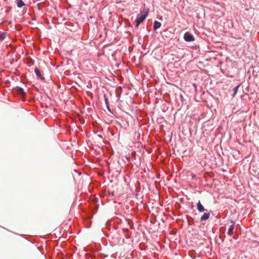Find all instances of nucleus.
I'll return each mask as SVG.
<instances>
[{
  "label": "nucleus",
  "mask_w": 259,
  "mask_h": 259,
  "mask_svg": "<svg viewBox=\"0 0 259 259\" xmlns=\"http://www.w3.org/2000/svg\"><path fill=\"white\" fill-rule=\"evenodd\" d=\"M240 86V84L235 87L233 89V94L232 95V97H234L235 96V95H236V94H237V92L238 91V89H239Z\"/></svg>",
  "instance_id": "10"
},
{
  "label": "nucleus",
  "mask_w": 259,
  "mask_h": 259,
  "mask_svg": "<svg viewBox=\"0 0 259 259\" xmlns=\"http://www.w3.org/2000/svg\"><path fill=\"white\" fill-rule=\"evenodd\" d=\"M16 3L17 4V6L18 8H21L23 6H25L24 3L22 1V0H16Z\"/></svg>",
  "instance_id": "9"
},
{
  "label": "nucleus",
  "mask_w": 259,
  "mask_h": 259,
  "mask_svg": "<svg viewBox=\"0 0 259 259\" xmlns=\"http://www.w3.org/2000/svg\"><path fill=\"white\" fill-rule=\"evenodd\" d=\"M197 209L199 212H204V211H205V209L204 208L203 206L202 205V204L201 203L200 201H199L197 203Z\"/></svg>",
  "instance_id": "6"
},
{
  "label": "nucleus",
  "mask_w": 259,
  "mask_h": 259,
  "mask_svg": "<svg viewBox=\"0 0 259 259\" xmlns=\"http://www.w3.org/2000/svg\"><path fill=\"white\" fill-rule=\"evenodd\" d=\"M231 223L232 224L230 226L228 232V234L230 236H232L233 235L234 233V230L235 228V222L232 221H231Z\"/></svg>",
  "instance_id": "3"
},
{
  "label": "nucleus",
  "mask_w": 259,
  "mask_h": 259,
  "mask_svg": "<svg viewBox=\"0 0 259 259\" xmlns=\"http://www.w3.org/2000/svg\"><path fill=\"white\" fill-rule=\"evenodd\" d=\"M15 90L17 92V94H18L21 97H24L25 96V92H24L23 89L21 87H17L15 88Z\"/></svg>",
  "instance_id": "4"
},
{
  "label": "nucleus",
  "mask_w": 259,
  "mask_h": 259,
  "mask_svg": "<svg viewBox=\"0 0 259 259\" xmlns=\"http://www.w3.org/2000/svg\"><path fill=\"white\" fill-rule=\"evenodd\" d=\"M34 72L36 74L37 77L40 79H44V77L41 75L40 70L36 67L34 68Z\"/></svg>",
  "instance_id": "5"
},
{
  "label": "nucleus",
  "mask_w": 259,
  "mask_h": 259,
  "mask_svg": "<svg viewBox=\"0 0 259 259\" xmlns=\"http://www.w3.org/2000/svg\"><path fill=\"white\" fill-rule=\"evenodd\" d=\"M107 108L108 110L110 112L111 111H110V109L109 108V105L108 106V107H107Z\"/></svg>",
  "instance_id": "13"
},
{
  "label": "nucleus",
  "mask_w": 259,
  "mask_h": 259,
  "mask_svg": "<svg viewBox=\"0 0 259 259\" xmlns=\"http://www.w3.org/2000/svg\"><path fill=\"white\" fill-rule=\"evenodd\" d=\"M210 216V213L209 212L204 213L201 217L200 220L201 221H204L207 220L209 219Z\"/></svg>",
  "instance_id": "7"
},
{
  "label": "nucleus",
  "mask_w": 259,
  "mask_h": 259,
  "mask_svg": "<svg viewBox=\"0 0 259 259\" xmlns=\"http://www.w3.org/2000/svg\"><path fill=\"white\" fill-rule=\"evenodd\" d=\"M6 33L0 31V41H3L6 38Z\"/></svg>",
  "instance_id": "11"
},
{
  "label": "nucleus",
  "mask_w": 259,
  "mask_h": 259,
  "mask_svg": "<svg viewBox=\"0 0 259 259\" xmlns=\"http://www.w3.org/2000/svg\"><path fill=\"white\" fill-rule=\"evenodd\" d=\"M184 39L187 42H190L194 40V37L193 35L188 32H187L184 34Z\"/></svg>",
  "instance_id": "2"
},
{
  "label": "nucleus",
  "mask_w": 259,
  "mask_h": 259,
  "mask_svg": "<svg viewBox=\"0 0 259 259\" xmlns=\"http://www.w3.org/2000/svg\"><path fill=\"white\" fill-rule=\"evenodd\" d=\"M149 13V10H146L144 12L139 15L136 19V27H138L139 25L142 23L144 20L146 19Z\"/></svg>",
  "instance_id": "1"
},
{
  "label": "nucleus",
  "mask_w": 259,
  "mask_h": 259,
  "mask_svg": "<svg viewBox=\"0 0 259 259\" xmlns=\"http://www.w3.org/2000/svg\"><path fill=\"white\" fill-rule=\"evenodd\" d=\"M105 102L106 107H108L109 103V101H108L107 98H106V97L105 98Z\"/></svg>",
  "instance_id": "12"
},
{
  "label": "nucleus",
  "mask_w": 259,
  "mask_h": 259,
  "mask_svg": "<svg viewBox=\"0 0 259 259\" xmlns=\"http://www.w3.org/2000/svg\"><path fill=\"white\" fill-rule=\"evenodd\" d=\"M161 25V24L159 22L155 21L154 22L153 29L154 30H157L160 27Z\"/></svg>",
  "instance_id": "8"
}]
</instances>
